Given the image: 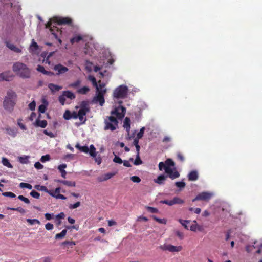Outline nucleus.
I'll return each mask as SVG.
<instances>
[{
	"label": "nucleus",
	"instance_id": "obj_36",
	"mask_svg": "<svg viewBox=\"0 0 262 262\" xmlns=\"http://www.w3.org/2000/svg\"><path fill=\"white\" fill-rule=\"evenodd\" d=\"M99 83V85L97 84V87H95L96 88V91L100 92V90H106V89L104 88L105 84L103 83H101L100 81L98 82Z\"/></svg>",
	"mask_w": 262,
	"mask_h": 262
},
{
	"label": "nucleus",
	"instance_id": "obj_32",
	"mask_svg": "<svg viewBox=\"0 0 262 262\" xmlns=\"http://www.w3.org/2000/svg\"><path fill=\"white\" fill-rule=\"evenodd\" d=\"M2 162L4 166H5L8 168H12L13 167L12 164L9 162V160L6 158H2Z\"/></svg>",
	"mask_w": 262,
	"mask_h": 262
},
{
	"label": "nucleus",
	"instance_id": "obj_2",
	"mask_svg": "<svg viewBox=\"0 0 262 262\" xmlns=\"http://www.w3.org/2000/svg\"><path fill=\"white\" fill-rule=\"evenodd\" d=\"M13 71L20 77L28 79L31 77V70L26 64L20 62H15L12 67Z\"/></svg>",
	"mask_w": 262,
	"mask_h": 262
},
{
	"label": "nucleus",
	"instance_id": "obj_26",
	"mask_svg": "<svg viewBox=\"0 0 262 262\" xmlns=\"http://www.w3.org/2000/svg\"><path fill=\"white\" fill-rule=\"evenodd\" d=\"M35 125L37 126L40 127L41 128H45L47 125V122L46 120H36L35 122Z\"/></svg>",
	"mask_w": 262,
	"mask_h": 262
},
{
	"label": "nucleus",
	"instance_id": "obj_24",
	"mask_svg": "<svg viewBox=\"0 0 262 262\" xmlns=\"http://www.w3.org/2000/svg\"><path fill=\"white\" fill-rule=\"evenodd\" d=\"M67 167L66 164H62L58 166V169L60 171L62 177L63 178H66L67 172L64 169Z\"/></svg>",
	"mask_w": 262,
	"mask_h": 262
},
{
	"label": "nucleus",
	"instance_id": "obj_18",
	"mask_svg": "<svg viewBox=\"0 0 262 262\" xmlns=\"http://www.w3.org/2000/svg\"><path fill=\"white\" fill-rule=\"evenodd\" d=\"M123 127L125 128L127 134H129L130 129V120L129 118L126 117L123 122Z\"/></svg>",
	"mask_w": 262,
	"mask_h": 262
},
{
	"label": "nucleus",
	"instance_id": "obj_39",
	"mask_svg": "<svg viewBox=\"0 0 262 262\" xmlns=\"http://www.w3.org/2000/svg\"><path fill=\"white\" fill-rule=\"evenodd\" d=\"M72 112L69 110H66L63 114V118L66 120H69L71 119Z\"/></svg>",
	"mask_w": 262,
	"mask_h": 262
},
{
	"label": "nucleus",
	"instance_id": "obj_59",
	"mask_svg": "<svg viewBox=\"0 0 262 262\" xmlns=\"http://www.w3.org/2000/svg\"><path fill=\"white\" fill-rule=\"evenodd\" d=\"M95 159V162L97 163L98 165H100L102 162V159L100 155L97 156V155L95 156V157H93Z\"/></svg>",
	"mask_w": 262,
	"mask_h": 262
},
{
	"label": "nucleus",
	"instance_id": "obj_9",
	"mask_svg": "<svg viewBox=\"0 0 262 262\" xmlns=\"http://www.w3.org/2000/svg\"><path fill=\"white\" fill-rule=\"evenodd\" d=\"M159 248L163 251H168L170 252H179L183 249L181 246H176L171 244H166L160 245Z\"/></svg>",
	"mask_w": 262,
	"mask_h": 262
},
{
	"label": "nucleus",
	"instance_id": "obj_1",
	"mask_svg": "<svg viewBox=\"0 0 262 262\" xmlns=\"http://www.w3.org/2000/svg\"><path fill=\"white\" fill-rule=\"evenodd\" d=\"M17 95L12 90H8L3 101L4 109L9 113H12L17 102Z\"/></svg>",
	"mask_w": 262,
	"mask_h": 262
},
{
	"label": "nucleus",
	"instance_id": "obj_63",
	"mask_svg": "<svg viewBox=\"0 0 262 262\" xmlns=\"http://www.w3.org/2000/svg\"><path fill=\"white\" fill-rule=\"evenodd\" d=\"M161 203H162L163 204H167L169 206H172L173 205L172 200H163V201H161Z\"/></svg>",
	"mask_w": 262,
	"mask_h": 262
},
{
	"label": "nucleus",
	"instance_id": "obj_5",
	"mask_svg": "<svg viewBox=\"0 0 262 262\" xmlns=\"http://www.w3.org/2000/svg\"><path fill=\"white\" fill-rule=\"evenodd\" d=\"M128 91L127 86L121 85L116 88L113 92V96L115 98H124L127 96Z\"/></svg>",
	"mask_w": 262,
	"mask_h": 262
},
{
	"label": "nucleus",
	"instance_id": "obj_47",
	"mask_svg": "<svg viewBox=\"0 0 262 262\" xmlns=\"http://www.w3.org/2000/svg\"><path fill=\"white\" fill-rule=\"evenodd\" d=\"M50 160V156L49 155H46L42 156L40 158V161L42 163H44L46 161H48Z\"/></svg>",
	"mask_w": 262,
	"mask_h": 262
},
{
	"label": "nucleus",
	"instance_id": "obj_55",
	"mask_svg": "<svg viewBox=\"0 0 262 262\" xmlns=\"http://www.w3.org/2000/svg\"><path fill=\"white\" fill-rule=\"evenodd\" d=\"M30 194L32 197L36 199H38L40 196V194L34 190H32Z\"/></svg>",
	"mask_w": 262,
	"mask_h": 262
},
{
	"label": "nucleus",
	"instance_id": "obj_51",
	"mask_svg": "<svg viewBox=\"0 0 262 262\" xmlns=\"http://www.w3.org/2000/svg\"><path fill=\"white\" fill-rule=\"evenodd\" d=\"M175 184L177 187H179L180 188H184L186 185L185 183L183 181L177 182H176Z\"/></svg>",
	"mask_w": 262,
	"mask_h": 262
},
{
	"label": "nucleus",
	"instance_id": "obj_7",
	"mask_svg": "<svg viewBox=\"0 0 262 262\" xmlns=\"http://www.w3.org/2000/svg\"><path fill=\"white\" fill-rule=\"evenodd\" d=\"M75 97V95L73 92L70 91H63L62 94L59 96L58 100L60 103L62 105H64L66 103H69V102H66L67 98L71 100L74 99Z\"/></svg>",
	"mask_w": 262,
	"mask_h": 262
},
{
	"label": "nucleus",
	"instance_id": "obj_45",
	"mask_svg": "<svg viewBox=\"0 0 262 262\" xmlns=\"http://www.w3.org/2000/svg\"><path fill=\"white\" fill-rule=\"evenodd\" d=\"M80 83H81V81L79 80H77L76 81L71 83L69 85V87L76 88H77L78 86H79L80 85Z\"/></svg>",
	"mask_w": 262,
	"mask_h": 262
},
{
	"label": "nucleus",
	"instance_id": "obj_44",
	"mask_svg": "<svg viewBox=\"0 0 262 262\" xmlns=\"http://www.w3.org/2000/svg\"><path fill=\"white\" fill-rule=\"evenodd\" d=\"M179 221L182 224V225L185 227V228H186V229H188L187 225L188 224V223H189L190 221L183 220L182 219H180Z\"/></svg>",
	"mask_w": 262,
	"mask_h": 262
},
{
	"label": "nucleus",
	"instance_id": "obj_30",
	"mask_svg": "<svg viewBox=\"0 0 262 262\" xmlns=\"http://www.w3.org/2000/svg\"><path fill=\"white\" fill-rule=\"evenodd\" d=\"M80 109H83V110L89 112L90 108L88 102L85 101H82L80 104Z\"/></svg>",
	"mask_w": 262,
	"mask_h": 262
},
{
	"label": "nucleus",
	"instance_id": "obj_43",
	"mask_svg": "<svg viewBox=\"0 0 262 262\" xmlns=\"http://www.w3.org/2000/svg\"><path fill=\"white\" fill-rule=\"evenodd\" d=\"M82 39V37L81 36L79 35L74 37L73 38L71 39L70 41L72 43H74V42H78Z\"/></svg>",
	"mask_w": 262,
	"mask_h": 262
},
{
	"label": "nucleus",
	"instance_id": "obj_14",
	"mask_svg": "<svg viewBox=\"0 0 262 262\" xmlns=\"http://www.w3.org/2000/svg\"><path fill=\"white\" fill-rule=\"evenodd\" d=\"M12 77L13 75L10 71H6L0 73V81L3 80L9 81Z\"/></svg>",
	"mask_w": 262,
	"mask_h": 262
},
{
	"label": "nucleus",
	"instance_id": "obj_37",
	"mask_svg": "<svg viewBox=\"0 0 262 262\" xmlns=\"http://www.w3.org/2000/svg\"><path fill=\"white\" fill-rule=\"evenodd\" d=\"M172 200H173V205L177 204H183L184 203V200H183L182 199H181L178 197L173 198Z\"/></svg>",
	"mask_w": 262,
	"mask_h": 262
},
{
	"label": "nucleus",
	"instance_id": "obj_20",
	"mask_svg": "<svg viewBox=\"0 0 262 262\" xmlns=\"http://www.w3.org/2000/svg\"><path fill=\"white\" fill-rule=\"evenodd\" d=\"M6 46L11 50L16 53H20L21 52V49L17 47L13 43L9 42H6Z\"/></svg>",
	"mask_w": 262,
	"mask_h": 262
},
{
	"label": "nucleus",
	"instance_id": "obj_8",
	"mask_svg": "<svg viewBox=\"0 0 262 262\" xmlns=\"http://www.w3.org/2000/svg\"><path fill=\"white\" fill-rule=\"evenodd\" d=\"M75 147L78 149L80 151L84 153H89L92 157H95L96 156V148L94 145L92 144L89 147L87 146H81L79 144L76 145Z\"/></svg>",
	"mask_w": 262,
	"mask_h": 262
},
{
	"label": "nucleus",
	"instance_id": "obj_42",
	"mask_svg": "<svg viewBox=\"0 0 262 262\" xmlns=\"http://www.w3.org/2000/svg\"><path fill=\"white\" fill-rule=\"evenodd\" d=\"M51 196L57 199H62V200H66V197L65 196H64L62 194H55V193H51Z\"/></svg>",
	"mask_w": 262,
	"mask_h": 262
},
{
	"label": "nucleus",
	"instance_id": "obj_62",
	"mask_svg": "<svg viewBox=\"0 0 262 262\" xmlns=\"http://www.w3.org/2000/svg\"><path fill=\"white\" fill-rule=\"evenodd\" d=\"M47 110V107L43 104L40 105L38 108V111L41 113H44Z\"/></svg>",
	"mask_w": 262,
	"mask_h": 262
},
{
	"label": "nucleus",
	"instance_id": "obj_53",
	"mask_svg": "<svg viewBox=\"0 0 262 262\" xmlns=\"http://www.w3.org/2000/svg\"><path fill=\"white\" fill-rule=\"evenodd\" d=\"M153 218L155 221H156L157 222H158L159 223L164 224H165L166 223V221L165 219H159L155 216L153 217Z\"/></svg>",
	"mask_w": 262,
	"mask_h": 262
},
{
	"label": "nucleus",
	"instance_id": "obj_64",
	"mask_svg": "<svg viewBox=\"0 0 262 262\" xmlns=\"http://www.w3.org/2000/svg\"><path fill=\"white\" fill-rule=\"evenodd\" d=\"M158 167H159V169L161 171L163 169H164V170L165 171V168H166L165 163H164L163 162H160L159 163Z\"/></svg>",
	"mask_w": 262,
	"mask_h": 262
},
{
	"label": "nucleus",
	"instance_id": "obj_3",
	"mask_svg": "<svg viewBox=\"0 0 262 262\" xmlns=\"http://www.w3.org/2000/svg\"><path fill=\"white\" fill-rule=\"evenodd\" d=\"M165 173L171 179H174L180 177V173L176 170L175 163L171 159H167L165 162Z\"/></svg>",
	"mask_w": 262,
	"mask_h": 262
},
{
	"label": "nucleus",
	"instance_id": "obj_23",
	"mask_svg": "<svg viewBox=\"0 0 262 262\" xmlns=\"http://www.w3.org/2000/svg\"><path fill=\"white\" fill-rule=\"evenodd\" d=\"M30 156L24 155L18 157V161L21 164H28L29 163Z\"/></svg>",
	"mask_w": 262,
	"mask_h": 262
},
{
	"label": "nucleus",
	"instance_id": "obj_28",
	"mask_svg": "<svg viewBox=\"0 0 262 262\" xmlns=\"http://www.w3.org/2000/svg\"><path fill=\"white\" fill-rule=\"evenodd\" d=\"M90 89L88 86H85L77 90V92L80 94L84 95L87 94L90 91Z\"/></svg>",
	"mask_w": 262,
	"mask_h": 262
},
{
	"label": "nucleus",
	"instance_id": "obj_57",
	"mask_svg": "<svg viewBox=\"0 0 262 262\" xmlns=\"http://www.w3.org/2000/svg\"><path fill=\"white\" fill-rule=\"evenodd\" d=\"M113 162L119 164H121L123 163V161L122 160V159L120 157L116 155L115 156V157L113 159Z\"/></svg>",
	"mask_w": 262,
	"mask_h": 262
},
{
	"label": "nucleus",
	"instance_id": "obj_29",
	"mask_svg": "<svg viewBox=\"0 0 262 262\" xmlns=\"http://www.w3.org/2000/svg\"><path fill=\"white\" fill-rule=\"evenodd\" d=\"M48 88L50 89V90L52 92L58 91L62 89V86L53 84L50 83L48 85Z\"/></svg>",
	"mask_w": 262,
	"mask_h": 262
},
{
	"label": "nucleus",
	"instance_id": "obj_54",
	"mask_svg": "<svg viewBox=\"0 0 262 262\" xmlns=\"http://www.w3.org/2000/svg\"><path fill=\"white\" fill-rule=\"evenodd\" d=\"M146 208L147 210L150 213H156L158 212V210L156 208L148 206L146 207Z\"/></svg>",
	"mask_w": 262,
	"mask_h": 262
},
{
	"label": "nucleus",
	"instance_id": "obj_34",
	"mask_svg": "<svg viewBox=\"0 0 262 262\" xmlns=\"http://www.w3.org/2000/svg\"><path fill=\"white\" fill-rule=\"evenodd\" d=\"M19 187L21 188H27L29 190L32 189V186L28 183L21 182L19 184Z\"/></svg>",
	"mask_w": 262,
	"mask_h": 262
},
{
	"label": "nucleus",
	"instance_id": "obj_4",
	"mask_svg": "<svg viewBox=\"0 0 262 262\" xmlns=\"http://www.w3.org/2000/svg\"><path fill=\"white\" fill-rule=\"evenodd\" d=\"M55 22H53L52 19H50L47 23L46 25V28H50L51 32L55 36L56 38L57 37V35L54 32L53 30L52 29V26L54 27V25L56 23L59 25L62 24H70L72 23V19L69 17H56L54 18Z\"/></svg>",
	"mask_w": 262,
	"mask_h": 262
},
{
	"label": "nucleus",
	"instance_id": "obj_41",
	"mask_svg": "<svg viewBox=\"0 0 262 262\" xmlns=\"http://www.w3.org/2000/svg\"><path fill=\"white\" fill-rule=\"evenodd\" d=\"M62 245L66 246L69 248V247H72L73 246L75 245V243L73 241H64L62 243Z\"/></svg>",
	"mask_w": 262,
	"mask_h": 262
},
{
	"label": "nucleus",
	"instance_id": "obj_6",
	"mask_svg": "<svg viewBox=\"0 0 262 262\" xmlns=\"http://www.w3.org/2000/svg\"><path fill=\"white\" fill-rule=\"evenodd\" d=\"M105 123V130H111L113 131L115 130L118 126V121L116 118L114 116H111L107 117L104 121Z\"/></svg>",
	"mask_w": 262,
	"mask_h": 262
},
{
	"label": "nucleus",
	"instance_id": "obj_61",
	"mask_svg": "<svg viewBox=\"0 0 262 262\" xmlns=\"http://www.w3.org/2000/svg\"><path fill=\"white\" fill-rule=\"evenodd\" d=\"M189 210L191 212L194 211L196 214H200L201 211V209L199 208H193L192 207H190L189 208Z\"/></svg>",
	"mask_w": 262,
	"mask_h": 262
},
{
	"label": "nucleus",
	"instance_id": "obj_19",
	"mask_svg": "<svg viewBox=\"0 0 262 262\" xmlns=\"http://www.w3.org/2000/svg\"><path fill=\"white\" fill-rule=\"evenodd\" d=\"M167 178V176L163 174L159 176L157 179H154V181L155 183L158 184L159 185H162L164 184V182Z\"/></svg>",
	"mask_w": 262,
	"mask_h": 262
},
{
	"label": "nucleus",
	"instance_id": "obj_16",
	"mask_svg": "<svg viewBox=\"0 0 262 262\" xmlns=\"http://www.w3.org/2000/svg\"><path fill=\"white\" fill-rule=\"evenodd\" d=\"M114 173H107L98 177L97 178V180L99 182L105 181L113 177L114 176Z\"/></svg>",
	"mask_w": 262,
	"mask_h": 262
},
{
	"label": "nucleus",
	"instance_id": "obj_38",
	"mask_svg": "<svg viewBox=\"0 0 262 262\" xmlns=\"http://www.w3.org/2000/svg\"><path fill=\"white\" fill-rule=\"evenodd\" d=\"M27 222L30 225H33L34 224H37L39 225L40 224V221L37 219H27Z\"/></svg>",
	"mask_w": 262,
	"mask_h": 262
},
{
	"label": "nucleus",
	"instance_id": "obj_35",
	"mask_svg": "<svg viewBox=\"0 0 262 262\" xmlns=\"http://www.w3.org/2000/svg\"><path fill=\"white\" fill-rule=\"evenodd\" d=\"M142 163V161L140 159V155H139V151L138 152H137L136 158L135 160L134 161V164L135 165H139L140 164H141Z\"/></svg>",
	"mask_w": 262,
	"mask_h": 262
},
{
	"label": "nucleus",
	"instance_id": "obj_49",
	"mask_svg": "<svg viewBox=\"0 0 262 262\" xmlns=\"http://www.w3.org/2000/svg\"><path fill=\"white\" fill-rule=\"evenodd\" d=\"M144 130H145V127H142L140 129L139 132L137 134L136 137H137L138 138H139V139L142 138L144 135Z\"/></svg>",
	"mask_w": 262,
	"mask_h": 262
},
{
	"label": "nucleus",
	"instance_id": "obj_52",
	"mask_svg": "<svg viewBox=\"0 0 262 262\" xmlns=\"http://www.w3.org/2000/svg\"><path fill=\"white\" fill-rule=\"evenodd\" d=\"M18 198L20 200H21V201H22L24 202H25V203H26V204H29V203H30V201H29V200L28 198H26V197L24 196L23 195H19V196H18Z\"/></svg>",
	"mask_w": 262,
	"mask_h": 262
},
{
	"label": "nucleus",
	"instance_id": "obj_11",
	"mask_svg": "<svg viewBox=\"0 0 262 262\" xmlns=\"http://www.w3.org/2000/svg\"><path fill=\"white\" fill-rule=\"evenodd\" d=\"M106 92V90H100V92L96 91V94L93 98V101L95 103H99L101 106H103L105 102L104 96Z\"/></svg>",
	"mask_w": 262,
	"mask_h": 262
},
{
	"label": "nucleus",
	"instance_id": "obj_10",
	"mask_svg": "<svg viewBox=\"0 0 262 262\" xmlns=\"http://www.w3.org/2000/svg\"><path fill=\"white\" fill-rule=\"evenodd\" d=\"M125 113L126 108L120 105L112 111L111 114L112 115H116L119 119H120L124 117Z\"/></svg>",
	"mask_w": 262,
	"mask_h": 262
},
{
	"label": "nucleus",
	"instance_id": "obj_25",
	"mask_svg": "<svg viewBox=\"0 0 262 262\" xmlns=\"http://www.w3.org/2000/svg\"><path fill=\"white\" fill-rule=\"evenodd\" d=\"M35 188L36 189L38 190L45 191L50 195H51V190H49L45 186H41L39 185H36L35 186Z\"/></svg>",
	"mask_w": 262,
	"mask_h": 262
},
{
	"label": "nucleus",
	"instance_id": "obj_13",
	"mask_svg": "<svg viewBox=\"0 0 262 262\" xmlns=\"http://www.w3.org/2000/svg\"><path fill=\"white\" fill-rule=\"evenodd\" d=\"M54 70L57 71L56 75H59L60 74H64L68 71V68L62 66L61 64H58L55 65L53 68Z\"/></svg>",
	"mask_w": 262,
	"mask_h": 262
},
{
	"label": "nucleus",
	"instance_id": "obj_60",
	"mask_svg": "<svg viewBox=\"0 0 262 262\" xmlns=\"http://www.w3.org/2000/svg\"><path fill=\"white\" fill-rule=\"evenodd\" d=\"M21 119H18L17 121V124L21 129L26 130L27 128L26 126L21 122Z\"/></svg>",
	"mask_w": 262,
	"mask_h": 262
},
{
	"label": "nucleus",
	"instance_id": "obj_21",
	"mask_svg": "<svg viewBox=\"0 0 262 262\" xmlns=\"http://www.w3.org/2000/svg\"><path fill=\"white\" fill-rule=\"evenodd\" d=\"M198 173L196 171H192L188 175L189 181H196L198 179Z\"/></svg>",
	"mask_w": 262,
	"mask_h": 262
},
{
	"label": "nucleus",
	"instance_id": "obj_40",
	"mask_svg": "<svg viewBox=\"0 0 262 262\" xmlns=\"http://www.w3.org/2000/svg\"><path fill=\"white\" fill-rule=\"evenodd\" d=\"M88 79L92 82L94 86L97 87V82L96 81V79L93 76H89Z\"/></svg>",
	"mask_w": 262,
	"mask_h": 262
},
{
	"label": "nucleus",
	"instance_id": "obj_17",
	"mask_svg": "<svg viewBox=\"0 0 262 262\" xmlns=\"http://www.w3.org/2000/svg\"><path fill=\"white\" fill-rule=\"evenodd\" d=\"M5 130L6 133L12 137H15L17 134V129L15 128H11L8 126L5 128Z\"/></svg>",
	"mask_w": 262,
	"mask_h": 262
},
{
	"label": "nucleus",
	"instance_id": "obj_58",
	"mask_svg": "<svg viewBox=\"0 0 262 262\" xmlns=\"http://www.w3.org/2000/svg\"><path fill=\"white\" fill-rule=\"evenodd\" d=\"M37 48H38L37 44L35 42L33 41L30 46V50L33 51L34 50H37Z\"/></svg>",
	"mask_w": 262,
	"mask_h": 262
},
{
	"label": "nucleus",
	"instance_id": "obj_33",
	"mask_svg": "<svg viewBox=\"0 0 262 262\" xmlns=\"http://www.w3.org/2000/svg\"><path fill=\"white\" fill-rule=\"evenodd\" d=\"M139 138H138L137 137L135 138L133 141V144L135 146L136 151L137 152H138V151H140V146L139 145Z\"/></svg>",
	"mask_w": 262,
	"mask_h": 262
},
{
	"label": "nucleus",
	"instance_id": "obj_15",
	"mask_svg": "<svg viewBox=\"0 0 262 262\" xmlns=\"http://www.w3.org/2000/svg\"><path fill=\"white\" fill-rule=\"evenodd\" d=\"M88 111H86L85 110H83V109H79L78 112V118L80 120L81 124H84L86 120V117L85 115L87 113H88Z\"/></svg>",
	"mask_w": 262,
	"mask_h": 262
},
{
	"label": "nucleus",
	"instance_id": "obj_56",
	"mask_svg": "<svg viewBox=\"0 0 262 262\" xmlns=\"http://www.w3.org/2000/svg\"><path fill=\"white\" fill-rule=\"evenodd\" d=\"M130 180L135 183H139L141 182V179L138 176H132L130 177Z\"/></svg>",
	"mask_w": 262,
	"mask_h": 262
},
{
	"label": "nucleus",
	"instance_id": "obj_12",
	"mask_svg": "<svg viewBox=\"0 0 262 262\" xmlns=\"http://www.w3.org/2000/svg\"><path fill=\"white\" fill-rule=\"evenodd\" d=\"M213 195V193L212 192H202L198 194L192 200V201L195 202L198 200L207 201L209 200Z\"/></svg>",
	"mask_w": 262,
	"mask_h": 262
},
{
	"label": "nucleus",
	"instance_id": "obj_27",
	"mask_svg": "<svg viewBox=\"0 0 262 262\" xmlns=\"http://www.w3.org/2000/svg\"><path fill=\"white\" fill-rule=\"evenodd\" d=\"M58 182L69 187H75L76 185L75 182L74 181L58 180Z\"/></svg>",
	"mask_w": 262,
	"mask_h": 262
},
{
	"label": "nucleus",
	"instance_id": "obj_46",
	"mask_svg": "<svg viewBox=\"0 0 262 262\" xmlns=\"http://www.w3.org/2000/svg\"><path fill=\"white\" fill-rule=\"evenodd\" d=\"M2 195L5 196L10 197L13 198L16 197V195L14 193L11 192H5L2 193Z\"/></svg>",
	"mask_w": 262,
	"mask_h": 262
},
{
	"label": "nucleus",
	"instance_id": "obj_31",
	"mask_svg": "<svg viewBox=\"0 0 262 262\" xmlns=\"http://www.w3.org/2000/svg\"><path fill=\"white\" fill-rule=\"evenodd\" d=\"M67 232V231L66 229L63 230L60 233L56 234L55 237V238L56 239H62L66 236Z\"/></svg>",
	"mask_w": 262,
	"mask_h": 262
},
{
	"label": "nucleus",
	"instance_id": "obj_48",
	"mask_svg": "<svg viewBox=\"0 0 262 262\" xmlns=\"http://www.w3.org/2000/svg\"><path fill=\"white\" fill-rule=\"evenodd\" d=\"M80 202H77L76 203H75L74 204H70V205L69 206V208L70 209H75V208L78 207L79 206H80Z\"/></svg>",
	"mask_w": 262,
	"mask_h": 262
},
{
	"label": "nucleus",
	"instance_id": "obj_50",
	"mask_svg": "<svg viewBox=\"0 0 262 262\" xmlns=\"http://www.w3.org/2000/svg\"><path fill=\"white\" fill-rule=\"evenodd\" d=\"M175 234L180 239H183L184 238V233L179 230H176L174 231Z\"/></svg>",
	"mask_w": 262,
	"mask_h": 262
},
{
	"label": "nucleus",
	"instance_id": "obj_22",
	"mask_svg": "<svg viewBox=\"0 0 262 262\" xmlns=\"http://www.w3.org/2000/svg\"><path fill=\"white\" fill-rule=\"evenodd\" d=\"M193 224H192L190 227V230L192 231H201L202 230V226L198 225L196 224V221H193Z\"/></svg>",
	"mask_w": 262,
	"mask_h": 262
}]
</instances>
